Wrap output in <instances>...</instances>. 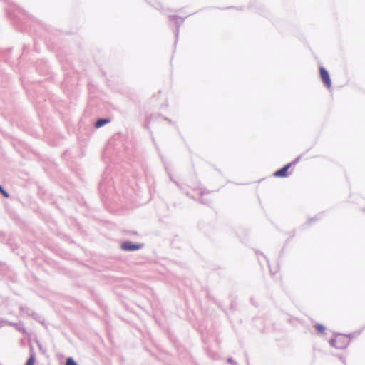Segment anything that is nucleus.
I'll use <instances>...</instances> for the list:
<instances>
[{
    "mask_svg": "<svg viewBox=\"0 0 365 365\" xmlns=\"http://www.w3.org/2000/svg\"><path fill=\"white\" fill-rule=\"evenodd\" d=\"M2 193V195L6 197H9V194L3 189V192H1Z\"/></svg>",
    "mask_w": 365,
    "mask_h": 365,
    "instance_id": "obj_10",
    "label": "nucleus"
},
{
    "mask_svg": "<svg viewBox=\"0 0 365 365\" xmlns=\"http://www.w3.org/2000/svg\"><path fill=\"white\" fill-rule=\"evenodd\" d=\"M35 361V356L34 354H32L30 356L25 365H34Z\"/></svg>",
    "mask_w": 365,
    "mask_h": 365,
    "instance_id": "obj_7",
    "label": "nucleus"
},
{
    "mask_svg": "<svg viewBox=\"0 0 365 365\" xmlns=\"http://www.w3.org/2000/svg\"><path fill=\"white\" fill-rule=\"evenodd\" d=\"M350 343V338L344 334H336L334 337L330 340V344L331 346L337 349H346Z\"/></svg>",
    "mask_w": 365,
    "mask_h": 365,
    "instance_id": "obj_1",
    "label": "nucleus"
},
{
    "mask_svg": "<svg viewBox=\"0 0 365 365\" xmlns=\"http://www.w3.org/2000/svg\"><path fill=\"white\" fill-rule=\"evenodd\" d=\"M319 73L322 82L324 83V85L327 86V88L329 89L331 88V81L327 71L325 68L321 67L319 68Z\"/></svg>",
    "mask_w": 365,
    "mask_h": 365,
    "instance_id": "obj_3",
    "label": "nucleus"
},
{
    "mask_svg": "<svg viewBox=\"0 0 365 365\" xmlns=\"http://www.w3.org/2000/svg\"><path fill=\"white\" fill-rule=\"evenodd\" d=\"M121 248L123 250L134 251L140 249V246L138 245L133 244L130 242H125L121 245Z\"/></svg>",
    "mask_w": 365,
    "mask_h": 365,
    "instance_id": "obj_4",
    "label": "nucleus"
},
{
    "mask_svg": "<svg viewBox=\"0 0 365 365\" xmlns=\"http://www.w3.org/2000/svg\"><path fill=\"white\" fill-rule=\"evenodd\" d=\"M299 158H297L295 160H294L293 162L292 163H289L288 164H287L284 167H283L282 168L279 169V170L276 171L274 173V177H277V178H284V177H287L289 175V169L293 165H296L297 163V162L299 161Z\"/></svg>",
    "mask_w": 365,
    "mask_h": 365,
    "instance_id": "obj_2",
    "label": "nucleus"
},
{
    "mask_svg": "<svg viewBox=\"0 0 365 365\" xmlns=\"http://www.w3.org/2000/svg\"><path fill=\"white\" fill-rule=\"evenodd\" d=\"M109 122H110V120H108V119H100L98 121H96V123L95 124V127L98 128Z\"/></svg>",
    "mask_w": 365,
    "mask_h": 365,
    "instance_id": "obj_5",
    "label": "nucleus"
},
{
    "mask_svg": "<svg viewBox=\"0 0 365 365\" xmlns=\"http://www.w3.org/2000/svg\"><path fill=\"white\" fill-rule=\"evenodd\" d=\"M279 270L277 264H273V268L270 267V271L272 273H276Z\"/></svg>",
    "mask_w": 365,
    "mask_h": 365,
    "instance_id": "obj_9",
    "label": "nucleus"
},
{
    "mask_svg": "<svg viewBox=\"0 0 365 365\" xmlns=\"http://www.w3.org/2000/svg\"><path fill=\"white\" fill-rule=\"evenodd\" d=\"M314 327H315L316 330L317 331V332L319 334L324 333V331L325 330V327L322 324H316Z\"/></svg>",
    "mask_w": 365,
    "mask_h": 365,
    "instance_id": "obj_6",
    "label": "nucleus"
},
{
    "mask_svg": "<svg viewBox=\"0 0 365 365\" xmlns=\"http://www.w3.org/2000/svg\"><path fill=\"white\" fill-rule=\"evenodd\" d=\"M66 365H78V364L72 358L70 357V358L67 359Z\"/></svg>",
    "mask_w": 365,
    "mask_h": 365,
    "instance_id": "obj_8",
    "label": "nucleus"
},
{
    "mask_svg": "<svg viewBox=\"0 0 365 365\" xmlns=\"http://www.w3.org/2000/svg\"><path fill=\"white\" fill-rule=\"evenodd\" d=\"M0 192H3V188L1 185H0Z\"/></svg>",
    "mask_w": 365,
    "mask_h": 365,
    "instance_id": "obj_11",
    "label": "nucleus"
}]
</instances>
